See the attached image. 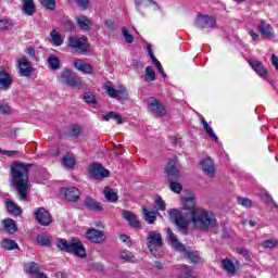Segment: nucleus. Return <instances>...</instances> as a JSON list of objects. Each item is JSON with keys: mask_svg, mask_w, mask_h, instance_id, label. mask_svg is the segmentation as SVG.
<instances>
[{"mask_svg": "<svg viewBox=\"0 0 278 278\" xmlns=\"http://www.w3.org/2000/svg\"><path fill=\"white\" fill-rule=\"evenodd\" d=\"M148 110L155 114V116H164L166 114V109L164 104L160 103V100L155 98L148 99Z\"/></svg>", "mask_w": 278, "mask_h": 278, "instance_id": "obj_12", "label": "nucleus"}, {"mask_svg": "<svg viewBox=\"0 0 278 278\" xmlns=\"http://www.w3.org/2000/svg\"><path fill=\"white\" fill-rule=\"evenodd\" d=\"M75 21L78 27H80V29H84L85 31H88V29H90V27L92 26V22L86 15L76 16Z\"/></svg>", "mask_w": 278, "mask_h": 278, "instance_id": "obj_25", "label": "nucleus"}, {"mask_svg": "<svg viewBox=\"0 0 278 278\" xmlns=\"http://www.w3.org/2000/svg\"><path fill=\"white\" fill-rule=\"evenodd\" d=\"M56 278H66V274H64V271H59L55 274Z\"/></svg>", "mask_w": 278, "mask_h": 278, "instance_id": "obj_64", "label": "nucleus"}, {"mask_svg": "<svg viewBox=\"0 0 278 278\" xmlns=\"http://www.w3.org/2000/svg\"><path fill=\"white\" fill-rule=\"evenodd\" d=\"M210 228L211 233H218V224L216 223V217H214L212 214L210 216Z\"/></svg>", "mask_w": 278, "mask_h": 278, "instance_id": "obj_47", "label": "nucleus"}, {"mask_svg": "<svg viewBox=\"0 0 278 278\" xmlns=\"http://www.w3.org/2000/svg\"><path fill=\"white\" fill-rule=\"evenodd\" d=\"M154 203L159 207V210H161V212H165L166 211V203L164 202V200H162V197L157 195L154 199Z\"/></svg>", "mask_w": 278, "mask_h": 278, "instance_id": "obj_51", "label": "nucleus"}, {"mask_svg": "<svg viewBox=\"0 0 278 278\" xmlns=\"http://www.w3.org/2000/svg\"><path fill=\"white\" fill-rule=\"evenodd\" d=\"M182 210L188 212L189 220L192 223L195 229H207L210 225V216L207 211L197 207L194 203V198H184L182 199Z\"/></svg>", "mask_w": 278, "mask_h": 278, "instance_id": "obj_2", "label": "nucleus"}, {"mask_svg": "<svg viewBox=\"0 0 278 278\" xmlns=\"http://www.w3.org/2000/svg\"><path fill=\"white\" fill-rule=\"evenodd\" d=\"M278 247V240L274 239V240H265L263 242V249H277Z\"/></svg>", "mask_w": 278, "mask_h": 278, "instance_id": "obj_49", "label": "nucleus"}, {"mask_svg": "<svg viewBox=\"0 0 278 278\" xmlns=\"http://www.w3.org/2000/svg\"><path fill=\"white\" fill-rule=\"evenodd\" d=\"M5 207L12 216H21L22 214L21 206L16 205L12 200H7Z\"/></svg>", "mask_w": 278, "mask_h": 278, "instance_id": "obj_28", "label": "nucleus"}, {"mask_svg": "<svg viewBox=\"0 0 278 278\" xmlns=\"http://www.w3.org/2000/svg\"><path fill=\"white\" fill-rule=\"evenodd\" d=\"M1 247L4 251H14V249H18V243L12 239H4L1 241Z\"/></svg>", "mask_w": 278, "mask_h": 278, "instance_id": "obj_34", "label": "nucleus"}, {"mask_svg": "<svg viewBox=\"0 0 278 278\" xmlns=\"http://www.w3.org/2000/svg\"><path fill=\"white\" fill-rule=\"evenodd\" d=\"M147 240L148 249L152 253V255L154 257H162V255H164V252L160 250L164 244V242L162 241V235L157 231H150Z\"/></svg>", "mask_w": 278, "mask_h": 278, "instance_id": "obj_4", "label": "nucleus"}, {"mask_svg": "<svg viewBox=\"0 0 278 278\" xmlns=\"http://www.w3.org/2000/svg\"><path fill=\"white\" fill-rule=\"evenodd\" d=\"M248 63L253 68L255 73H257L263 79H266L268 75V70L258 60H248Z\"/></svg>", "mask_w": 278, "mask_h": 278, "instance_id": "obj_17", "label": "nucleus"}, {"mask_svg": "<svg viewBox=\"0 0 278 278\" xmlns=\"http://www.w3.org/2000/svg\"><path fill=\"white\" fill-rule=\"evenodd\" d=\"M198 168H200V170H202V173H204L205 175H210V157L203 159L199 163Z\"/></svg>", "mask_w": 278, "mask_h": 278, "instance_id": "obj_40", "label": "nucleus"}, {"mask_svg": "<svg viewBox=\"0 0 278 278\" xmlns=\"http://www.w3.org/2000/svg\"><path fill=\"white\" fill-rule=\"evenodd\" d=\"M50 36H51L52 45H54V47H61V45H62V37L60 36V33H58L56 30H52L50 33Z\"/></svg>", "mask_w": 278, "mask_h": 278, "instance_id": "obj_41", "label": "nucleus"}, {"mask_svg": "<svg viewBox=\"0 0 278 278\" xmlns=\"http://www.w3.org/2000/svg\"><path fill=\"white\" fill-rule=\"evenodd\" d=\"M56 247L60 249V251L73 253V255H76L77 257H86V248L84 247V243L77 238H74L71 241L60 239L56 243Z\"/></svg>", "mask_w": 278, "mask_h": 278, "instance_id": "obj_3", "label": "nucleus"}, {"mask_svg": "<svg viewBox=\"0 0 278 278\" xmlns=\"http://www.w3.org/2000/svg\"><path fill=\"white\" fill-rule=\"evenodd\" d=\"M210 138L215 140V142H218V137L216 136V132H214V129L210 128Z\"/></svg>", "mask_w": 278, "mask_h": 278, "instance_id": "obj_63", "label": "nucleus"}, {"mask_svg": "<svg viewBox=\"0 0 278 278\" xmlns=\"http://www.w3.org/2000/svg\"><path fill=\"white\" fill-rule=\"evenodd\" d=\"M41 5L46 8L47 10H55V0H39Z\"/></svg>", "mask_w": 278, "mask_h": 278, "instance_id": "obj_50", "label": "nucleus"}, {"mask_svg": "<svg viewBox=\"0 0 278 278\" xmlns=\"http://www.w3.org/2000/svg\"><path fill=\"white\" fill-rule=\"evenodd\" d=\"M167 236L170 244L174 247V249H176V251H179L180 253H184V251H186V245L179 242V239H177V235L174 233L170 228L167 229Z\"/></svg>", "mask_w": 278, "mask_h": 278, "instance_id": "obj_20", "label": "nucleus"}, {"mask_svg": "<svg viewBox=\"0 0 278 278\" xmlns=\"http://www.w3.org/2000/svg\"><path fill=\"white\" fill-rule=\"evenodd\" d=\"M121 258L125 260V262H134V254L129 251L121 252Z\"/></svg>", "mask_w": 278, "mask_h": 278, "instance_id": "obj_53", "label": "nucleus"}, {"mask_svg": "<svg viewBox=\"0 0 278 278\" xmlns=\"http://www.w3.org/2000/svg\"><path fill=\"white\" fill-rule=\"evenodd\" d=\"M0 112H2V114H10V108L8 104L0 103Z\"/></svg>", "mask_w": 278, "mask_h": 278, "instance_id": "obj_60", "label": "nucleus"}, {"mask_svg": "<svg viewBox=\"0 0 278 278\" xmlns=\"http://www.w3.org/2000/svg\"><path fill=\"white\" fill-rule=\"evenodd\" d=\"M68 46L72 49H75V51H80L81 53H85V51H88V38L85 36L83 37H70L68 39Z\"/></svg>", "mask_w": 278, "mask_h": 278, "instance_id": "obj_9", "label": "nucleus"}, {"mask_svg": "<svg viewBox=\"0 0 278 278\" xmlns=\"http://www.w3.org/2000/svg\"><path fill=\"white\" fill-rule=\"evenodd\" d=\"M103 121H115L117 125H123V117L116 112H109L103 115Z\"/></svg>", "mask_w": 278, "mask_h": 278, "instance_id": "obj_33", "label": "nucleus"}, {"mask_svg": "<svg viewBox=\"0 0 278 278\" xmlns=\"http://www.w3.org/2000/svg\"><path fill=\"white\" fill-rule=\"evenodd\" d=\"M148 53L150 55V60H152V64H154L155 68H157L160 75L163 77L164 80L167 79L166 72H164V67L162 66V63L157 61L155 58V54H153V50L151 49V45L147 47Z\"/></svg>", "mask_w": 278, "mask_h": 278, "instance_id": "obj_19", "label": "nucleus"}, {"mask_svg": "<svg viewBox=\"0 0 278 278\" xmlns=\"http://www.w3.org/2000/svg\"><path fill=\"white\" fill-rule=\"evenodd\" d=\"M84 100H85V103H96L97 101L92 92H85Z\"/></svg>", "mask_w": 278, "mask_h": 278, "instance_id": "obj_55", "label": "nucleus"}, {"mask_svg": "<svg viewBox=\"0 0 278 278\" xmlns=\"http://www.w3.org/2000/svg\"><path fill=\"white\" fill-rule=\"evenodd\" d=\"M29 168L31 165L21 162L11 165V186L16 190L20 201H25L29 194Z\"/></svg>", "mask_w": 278, "mask_h": 278, "instance_id": "obj_1", "label": "nucleus"}, {"mask_svg": "<svg viewBox=\"0 0 278 278\" xmlns=\"http://www.w3.org/2000/svg\"><path fill=\"white\" fill-rule=\"evenodd\" d=\"M86 238L87 240H89V242H93L94 244H101V242H104L106 237L105 233H103V231L101 230L89 229L86 233Z\"/></svg>", "mask_w": 278, "mask_h": 278, "instance_id": "obj_16", "label": "nucleus"}, {"mask_svg": "<svg viewBox=\"0 0 278 278\" xmlns=\"http://www.w3.org/2000/svg\"><path fill=\"white\" fill-rule=\"evenodd\" d=\"M17 68L20 77H29L34 73V67L25 56L17 60Z\"/></svg>", "mask_w": 278, "mask_h": 278, "instance_id": "obj_10", "label": "nucleus"}, {"mask_svg": "<svg viewBox=\"0 0 278 278\" xmlns=\"http://www.w3.org/2000/svg\"><path fill=\"white\" fill-rule=\"evenodd\" d=\"M169 188L172 192H175L176 194H179V192L182 190L181 184L175 181L170 182Z\"/></svg>", "mask_w": 278, "mask_h": 278, "instance_id": "obj_52", "label": "nucleus"}, {"mask_svg": "<svg viewBox=\"0 0 278 278\" xmlns=\"http://www.w3.org/2000/svg\"><path fill=\"white\" fill-rule=\"evenodd\" d=\"M37 242L40 244V247H49L51 244V240L49 239V236L41 233L37 236Z\"/></svg>", "mask_w": 278, "mask_h": 278, "instance_id": "obj_42", "label": "nucleus"}, {"mask_svg": "<svg viewBox=\"0 0 278 278\" xmlns=\"http://www.w3.org/2000/svg\"><path fill=\"white\" fill-rule=\"evenodd\" d=\"M25 53H27V55H29L30 58H34V55H36V50L34 48H28Z\"/></svg>", "mask_w": 278, "mask_h": 278, "instance_id": "obj_62", "label": "nucleus"}, {"mask_svg": "<svg viewBox=\"0 0 278 278\" xmlns=\"http://www.w3.org/2000/svg\"><path fill=\"white\" fill-rule=\"evenodd\" d=\"M62 163L65 168H73L75 166V156L73 154H66L63 156Z\"/></svg>", "mask_w": 278, "mask_h": 278, "instance_id": "obj_38", "label": "nucleus"}, {"mask_svg": "<svg viewBox=\"0 0 278 278\" xmlns=\"http://www.w3.org/2000/svg\"><path fill=\"white\" fill-rule=\"evenodd\" d=\"M186 257L190 260L192 264H202L203 258L199 256V252H192V251H187L186 252Z\"/></svg>", "mask_w": 278, "mask_h": 278, "instance_id": "obj_36", "label": "nucleus"}, {"mask_svg": "<svg viewBox=\"0 0 278 278\" xmlns=\"http://www.w3.org/2000/svg\"><path fill=\"white\" fill-rule=\"evenodd\" d=\"M200 122L202 123L206 134H210V124H207L204 116H200Z\"/></svg>", "mask_w": 278, "mask_h": 278, "instance_id": "obj_58", "label": "nucleus"}, {"mask_svg": "<svg viewBox=\"0 0 278 278\" xmlns=\"http://www.w3.org/2000/svg\"><path fill=\"white\" fill-rule=\"evenodd\" d=\"M23 7L22 10L26 16H34L36 13V4L34 0H22Z\"/></svg>", "mask_w": 278, "mask_h": 278, "instance_id": "obj_24", "label": "nucleus"}, {"mask_svg": "<svg viewBox=\"0 0 278 278\" xmlns=\"http://www.w3.org/2000/svg\"><path fill=\"white\" fill-rule=\"evenodd\" d=\"M24 270L25 273H29L30 275H34L36 277V275L40 274V265H38V263H27L24 266Z\"/></svg>", "mask_w": 278, "mask_h": 278, "instance_id": "obj_31", "label": "nucleus"}, {"mask_svg": "<svg viewBox=\"0 0 278 278\" xmlns=\"http://www.w3.org/2000/svg\"><path fill=\"white\" fill-rule=\"evenodd\" d=\"M143 219L148 225H153L157 220V212L143 207Z\"/></svg>", "mask_w": 278, "mask_h": 278, "instance_id": "obj_26", "label": "nucleus"}, {"mask_svg": "<svg viewBox=\"0 0 278 278\" xmlns=\"http://www.w3.org/2000/svg\"><path fill=\"white\" fill-rule=\"evenodd\" d=\"M81 134V128L79 126H72L70 128V136H72V138H77V136H79Z\"/></svg>", "mask_w": 278, "mask_h": 278, "instance_id": "obj_54", "label": "nucleus"}, {"mask_svg": "<svg viewBox=\"0 0 278 278\" xmlns=\"http://www.w3.org/2000/svg\"><path fill=\"white\" fill-rule=\"evenodd\" d=\"M103 90H105L111 99H129V92H127V88L123 85H119L118 89H115L112 83H105L103 85Z\"/></svg>", "mask_w": 278, "mask_h": 278, "instance_id": "obj_7", "label": "nucleus"}, {"mask_svg": "<svg viewBox=\"0 0 278 278\" xmlns=\"http://www.w3.org/2000/svg\"><path fill=\"white\" fill-rule=\"evenodd\" d=\"M75 68L85 75H92V65L84 62V60H76L74 62Z\"/></svg>", "mask_w": 278, "mask_h": 278, "instance_id": "obj_23", "label": "nucleus"}, {"mask_svg": "<svg viewBox=\"0 0 278 278\" xmlns=\"http://www.w3.org/2000/svg\"><path fill=\"white\" fill-rule=\"evenodd\" d=\"M146 81H155V71L151 66L146 67Z\"/></svg>", "mask_w": 278, "mask_h": 278, "instance_id": "obj_43", "label": "nucleus"}, {"mask_svg": "<svg viewBox=\"0 0 278 278\" xmlns=\"http://www.w3.org/2000/svg\"><path fill=\"white\" fill-rule=\"evenodd\" d=\"M176 270L179 273L178 278H194L192 277L190 267H188V265H178Z\"/></svg>", "mask_w": 278, "mask_h": 278, "instance_id": "obj_32", "label": "nucleus"}, {"mask_svg": "<svg viewBox=\"0 0 278 278\" xmlns=\"http://www.w3.org/2000/svg\"><path fill=\"white\" fill-rule=\"evenodd\" d=\"M271 64L275 66L276 71H278V56L275 54H271Z\"/></svg>", "mask_w": 278, "mask_h": 278, "instance_id": "obj_61", "label": "nucleus"}, {"mask_svg": "<svg viewBox=\"0 0 278 278\" xmlns=\"http://www.w3.org/2000/svg\"><path fill=\"white\" fill-rule=\"evenodd\" d=\"M12 27V22L7 18L0 20V29L5 30Z\"/></svg>", "mask_w": 278, "mask_h": 278, "instance_id": "obj_56", "label": "nucleus"}, {"mask_svg": "<svg viewBox=\"0 0 278 278\" xmlns=\"http://www.w3.org/2000/svg\"><path fill=\"white\" fill-rule=\"evenodd\" d=\"M0 153L2 155H7V157H14V155H18V151H10L0 149Z\"/></svg>", "mask_w": 278, "mask_h": 278, "instance_id": "obj_57", "label": "nucleus"}, {"mask_svg": "<svg viewBox=\"0 0 278 278\" xmlns=\"http://www.w3.org/2000/svg\"><path fill=\"white\" fill-rule=\"evenodd\" d=\"M14 78L7 72H0V90H10Z\"/></svg>", "mask_w": 278, "mask_h": 278, "instance_id": "obj_18", "label": "nucleus"}, {"mask_svg": "<svg viewBox=\"0 0 278 278\" xmlns=\"http://www.w3.org/2000/svg\"><path fill=\"white\" fill-rule=\"evenodd\" d=\"M61 194H63L66 201H71L73 203L79 201V197H81V191L75 187H63L61 189Z\"/></svg>", "mask_w": 278, "mask_h": 278, "instance_id": "obj_13", "label": "nucleus"}, {"mask_svg": "<svg viewBox=\"0 0 278 278\" xmlns=\"http://www.w3.org/2000/svg\"><path fill=\"white\" fill-rule=\"evenodd\" d=\"M58 81L65 86H70V88H77V86H81V79L73 74L71 70H64L58 76Z\"/></svg>", "mask_w": 278, "mask_h": 278, "instance_id": "obj_6", "label": "nucleus"}, {"mask_svg": "<svg viewBox=\"0 0 278 278\" xmlns=\"http://www.w3.org/2000/svg\"><path fill=\"white\" fill-rule=\"evenodd\" d=\"M223 268L226 269L229 275H233L236 273V265H233V262L226 258L222 261Z\"/></svg>", "mask_w": 278, "mask_h": 278, "instance_id": "obj_39", "label": "nucleus"}, {"mask_svg": "<svg viewBox=\"0 0 278 278\" xmlns=\"http://www.w3.org/2000/svg\"><path fill=\"white\" fill-rule=\"evenodd\" d=\"M258 30L267 40H273V38H275V30L273 29V26L265 20L260 21Z\"/></svg>", "mask_w": 278, "mask_h": 278, "instance_id": "obj_15", "label": "nucleus"}, {"mask_svg": "<svg viewBox=\"0 0 278 278\" xmlns=\"http://www.w3.org/2000/svg\"><path fill=\"white\" fill-rule=\"evenodd\" d=\"M89 174L93 179H103L110 176V172L100 164L93 163L89 166Z\"/></svg>", "mask_w": 278, "mask_h": 278, "instance_id": "obj_14", "label": "nucleus"}, {"mask_svg": "<svg viewBox=\"0 0 278 278\" xmlns=\"http://www.w3.org/2000/svg\"><path fill=\"white\" fill-rule=\"evenodd\" d=\"M210 177H216V166L214 162H210Z\"/></svg>", "mask_w": 278, "mask_h": 278, "instance_id": "obj_59", "label": "nucleus"}, {"mask_svg": "<svg viewBox=\"0 0 278 278\" xmlns=\"http://www.w3.org/2000/svg\"><path fill=\"white\" fill-rule=\"evenodd\" d=\"M165 173L168 177L169 181H174V179H179L181 176V172H179V160L177 156H174L172 160H169Z\"/></svg>", "mask_w": 278, "mask_h": 278, "instance_id": "obj_8", "label": "nucleus"}, {"mask_svg": "<svg viewBox=\"0 0 278 278\" xmlns=\"http://www.w3.org/2000/svg\"><path fill=\"white\" fill-rule=\"evenodd\" d=\"M48 65L51 71H58L60 68V58L56 55H50L48 58Z\"/></svg>", "mask_w": 278, "mask_h": 278, "instance_id": "obj_37", "label": "nucleus"}, {"mask_svg": "<svg viewBox=\"0 0 278 278\" xmlns=\"http://www.w3.org/2000/svg\"><path fill=\"white\" fill-rule=\"evenodd\" d=\"M104 197L109 203H116L118 201V194L110 189V187L104 189Z\"/></svg>", "mask_w": 278, "mask_h": 278, "instance_id": "obj_35", "label": "nucleus"}, {"mask_svg": "<svg viewBox=\"0 0 278 278\" xmlns=\"http://www.w3.org/2000/svg\"><path fill=\"white\" fill-rule=\"evenodd\" d=\"M168 216H169V220L174 223L176 227H178V230L180 231V233H184L185 236H187L189 231L188 222L184 219V214L181 213V211L177 208H172L168 211Z\"/></svg>", "mask_w": 278, "mask_h": 278, "instance_id": "obj_5", "label": "nucleus"}, {"mask_svg": "<svg viewBox=\"0 0 278 278\" xmlns=\"http://www.w3.org/2000/svg\"><path fill=\"white\" fill-rule=\"evenodd\" d=\"M122 36L128 45H131V42H134V35L129 34V30L127 29V27L122 28Z\"/></svg>", "mask_w": 278, "mask_h": 278, "instance_id": "obj_45", "label": "nucleus"}, {"mask_svg": "<svg viewBox=\"0 0 278 278\" xmlns=\"http://www.w3.org/2000/svg\"><path fill=\"white\" fill-rule=\"evenodd\" d=\"M237 203L239 205H242V207H253V201L251 199H248V198H242V197H239L237 199Z\"/></svg>", "mask_w": 278, "mask_h": 278, "instance_id": "obj_44", "label": "nucleus"}, {"mask_svg": "<svg viewBox=\"0 0 278 278\" xmlns=\"http://www.w3.org/2000/svg\"><path fill=\"white\" fill-rule=\"evenodd\" d=\"M35 220L42 225L43 227H49L51 223V213L45 207H39L34 212Z\"/></svg>", "mask_w": 278, "mask_h": 278, "instance_id": "obj_11", "label": "nucleus"}, {"mask_svg": "<svg viewBox=\"0 0 278 278\" xmlns=\"http://www.w3.org/2000/svg\"><path fill=\"white\" fill-rule=\"evenodd\" d=\"M2 225L5 233H16V230L18 229L16 227V222H14V219L11 218L2 220Z\"/></svg>", "mask_w": 278, "mask_h": 278, "instance_id": "obj_27", "label": "nucleus"}, {"mask_svg": "<svg viewBox=\"0 0 278 278\" xmlns=\"http://www.w3.org/2000/svg\"><path fill=\"white\" fill-rule=\"evenodd\" d=\"M85 205L88 207V210H92L93 212H102L103 210V205L92 198H86Z\"/></svg>", "mask_w": 278, "mask_h": 278, "instance_id": "obj_29", "label": "nucleus"}, {"mask_svg": "<svg viewBox=\"0 0 278 278\" xmlns=\"http://www.w3.org/2000/svg\"><path fill=\"white\" fill-rule=\"evenodd\" d=\"M68 1H74L80 10H88L90 8V0H68Z\"/></svg>", "mask_w": 278, "mask_h": 278, "instance_id": "obj_46", "label": "nucleus"}, {"mask_svg": "<svg viewBox=\"0 0 278 278\" xmlns=\"http://www.w3.org/2000/svg\"><path fill=\"white\" fill-rule=\"evenodd\" d=\"M122 216L127 223L130 225V227H135L138 229L140 227V222L138 220V217H136V214L129 211H123Z\"/></svg>", "mask_w": 278, "mask_h": 278, "instance_id": "obj_22", "label": "nucleus"}, {"mask_svg": "<svg viewBox=\"0 0 278 278\" xmlns=\"http://www.w3.org/2000/svg\"><path fill=\"white\" fill-rule=\"evenodd\" d=\"M261 199L265 202V203H273L274 207H277V204L275 203V201H273V197H270V194H268V192L266 191H261Z\"/></svg>", "mask_w": 278, "mask_h": 278, "instance_id": "obj_48", "label": "nucleus"}, {"mask_svg": "<svg viewBox=\"0 0 278 278\" xmlns=\"http://www.w3.org/2000/svg\"><path fill=\"white\" fill-rule=\"evenodd\" d=\"M210 24V16L208 15H198L195 18V27L198 29H205Z\"/></svg>", "mask_w": 278, "mask_h": 278, "instance_id": "obj_30", "label": "nucleus"}, {"mask_svg": "<svg viewBox=\"0 0 278 278\" xmlns=\"http://www.w3.org/2000/svg\"><path fill=\"white\" fill-rule=\"evenodd\" d=\"M135 5L138 12H142L143 8L149 10H151V8L153 10H160V7H157V3H155L153 0H135Z\"/></svg>", "mask_w": 278, "mask_h": 278, "instance_id": "obj_21", "label": "nucleus"}]
</instances>
